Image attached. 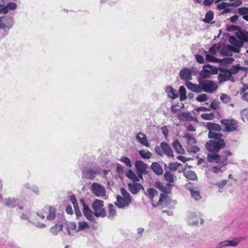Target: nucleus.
Returning <instances> with one entry per match:
<instances>
[{
  "instance_id": "obj_1",
  "label": "nucleus",
  "mask_w": 248,
  "mask_h": 248,
  "mask_svg": "<svg viewBox=\"0 0 248 248\" xmlns=\"http://www.w3.org/2000/svg\"><path fill=\"white\" fill-rule=\"evenodd\" d=\"M232 155V153L229 150H224L220 154H207V160L211 163L215 162L219 165L213 167L211 171L215 173L222 172L223 168H225L228 164V157Z\"/></svg>"
},
{
  "instance_id": "obj_2",
  "label": "nucleus",
  "mask_w": 248,
  "mask_h": 248,
  "mask_svg": "<svg viewBox=\"0 0 248 248\" xmlns=\"http://www.w3.org/2000/svg\"><path fill=\"white\" fill-rule=\"evenodd\" d=\"M222 134H212L210 133L209 138L211 139L205 144L206 149L212 153L208 154H218V153L226 145L225 140L222 138Z\"/></svg>"
},
{
  "instance_id": "obj_3",
  "label": "nucleus",
  "mask_w": 248,
  "mask_h": 248,
  "mask_svg": "<svg viewBox=\"0 0 248 248\" xmlns=\"http://www.w3.org/2000/svg\"><path fill=\"white\" fill-rule=\"evenodd\" d=\"M120 191L122 196H117V202L115 204L118 207L123 208L129 206L132 202V198L124 188H121Z\"/></svg>"
},
{
  "instance_id": "obj_4",
  "label": "nucleus",
  "mask_w": 248,
  "mask_h": 248,
  "mask_svg": "<svg viewBox=\"0 0 248 248\" xmlns=\"http://www.w3.org/2000/svg\"><path fill=\"white\" fill-rule=\"evenodd\" d=\"M239 69V67H236L234 69H231L230 70L221 68L220 71L222 73H220L218 76L219 82L222 83L228 80L234 81V78L232 75L236 73Z\"/></svg>"
},
{
  "instance_id": "obj_5",
  "label": "nucleus",
  "mask_w": 248,
  "mask_h": 248,
  "mask_svg": "<svg viewBox=\"0 0 248 248\" xmlns=\"http://www.w3.org/2000/svg\"><path fill=\"white\" fill-rule=\"evenodd\" d=\"M155 153L161 156L166 155L168 157H173V151L169 145L165 142H162L160 143V147L156 146L155 148Z\"/></svg>"
},
{
  "instance_id": "obj_6",
  "label": "nucleus",
  "mask_w": 248,
  "mask_h": 248,
  "mask_svg": "<svg viewBox=\"0 0 248 248\" xmlns=\"http://www.w3.org/2000/svg\"><path fill=\"white\" fill-rule=\"evenodd\" d=\"M104 202L103 201L96 199L93 202L92 207L94 211V215L96 217H105L107 215L106 211L103 208Z\"/></svg>"
},
{
  "instance_id": "obj_7",
  "label": "nucleus",
  "mask_w": 248,
  "mask_h": 248,
  "mask_svg": "<svg viewBox=\"0 0 248 248\" xmlns=\"http://www.w3.org/2000/svg\"><path fill=\"white\" fill-rule=\"evenodd\" d=\"M220 123L224 127V132H232L237 130L238 122L233 119H225L220 120Z\"/></svg>"
},
{
  "instance_id": "obj_8",
  "label": "nucleus",
  "mask_w": 248,
  "mask_h": 248,
  "mask_svg": "<svg viewBox=\"0 0 248 248\" xmlns=\"http://www.w3.org/2000/svg\"><path fill=\"white\" fill-rule=\"evenodd\" d=\"M199 84L202 86V91L207 93H212L218 88L217 84L211 80H201Z\"/></svg>"
},
{
  "instance_id": "obj_9",
  "label": "nucleus",
  "mask_w": 248,
  "mask_h": 248,
  "mask_svg": "<svg viewBox=\"0 0 248 248\" xmlns=\"http://www.w3.org/2000/svg\"><path fill=\"white\" fill-rule=\"evenodd\" d=\"M136 173L139 178L143 179V174L148 173V166L146 164L140 160H137L135 163Z\"/></svg>"
},
{
  "instance_id": "obj_10",
  "label": "nucleus",
  "mask_w": 248,
  "mask_h": 248,
  "mask_svg": "<svg viewBox=\"0 0 248 248\" xmlns=\"http://www.w3.org/2000/svg\"><path fill=\"white\" fill-rule=\"evenodd\" d=\"M13 25V18L8 16H0V29L5 31L12 28Z\"/></svg>"
},
{
  "instance_id": "obj_11",
  "label": "nucleus",
  "mask_w": 248,
  "mask_h": 248,
  "mask_svg": "<svg viewBox=\"0 0 248 248\" xmlns=\"http://www.w3.org/2000/svg\"><path fill=\"white\" fill-rule=\"evenodd\" d=\"M100 172V170L98 168L93 169L89 168L85 169L82 172V178L89 180H93Z\"/></svg>"
},
{
  "instance_id": "obj_12",
  "label": "nucleus",
  "mask_w": 248,
  "mask_h": 248,
  "mask_svg": "<svg viewBox=\"0 0 248 248\" xmlns=\"http://www.w3.org/2000/svg\"><path fill=\"white\" fill-rule=\"evenodd\" d=\"M80 202L83 207L82 212L84 216L88 220L94 222L95 221V218L94 217V212L89 208L88 206L85 203L83 199H80Z\"/></svg>"
},
{
  "instance_id": "obj_13",
  "label": "nucleus",
  "mask_w": 248,
  "mask_h": 248,
  "mask_svg": "<svg viewBox=\"0 0 248 248\" xmlns=\"http://www.w3.org/2000/svg\"><path fill=\"white\" fill-rule=\"evenodd\" d=\"M168 200V195L165 194L161 193L160 195L158 194L151 202L153 206L156 207L160 205H163V204L166 205Z\"/></svg>"
},
{
  "instance_id": "obj_14",
  "label": "nucleus",
  "mask_w": 248,
  "mask_h": 248,
  "mask_svg": "<svg viewBox=\"0 0 248 248\" xmlns=\"http://www.w3.org/2000/svg\"><path fill=\"white\" fill-rule=\"evenodd\" d=\"M91 189L93 193L97 197H104L106 195V191L105 188L99 183H93Z\"/></svg>"
},
{
  "instance_id": "obj_15",
  "label": "nucleus",
  "mask_w": 248,
  "mask_h": 248,
  "mask_svg": "<svg viewBox=\"0 0 248 248\" xmlns=\"http://www.w3.org/2000/svg\"><path fill=\"white\" fill-rule=\"evenodd\" d=\"M177 118L180 122L191 121L198 123L197 118L193 117L189 112H182L178 114Z\"/></svg>"
},
{
  "instance_id": "obj_16",
  "label": "nucleus",
  "mask_w": 248,
  "mask_h": 248,
  "mask_svg": "<svg viewBox=\"0 0 248 248\" xmlns=\"http://www.w3.org/2000/svg\"><path fill=\"white\" fill-rule=\"evenodd\" d=\"M206 128L209 130L208 133V137L210 133L212 134H221L220 133L216 132H220L222 130L221 126L219 124L214 123H207Z\"/></svg>"
},
{
  "instance_id": "obj_17",
  "label": "nucleus",
  "mask_w": 248,
  "mask_h": 248,
  "mask_svg": "<svg viewBox=\"0 0 248 248\" xmlns=\"http://www.w3.org/2000/svg\"><path fill=\"white\" fill-rule=\"evenodd\" d=\"M127 186L129 190L133 194H137L141 189H144L143 186L141 184L137 182L128 183Z\"/></svg>"
},
{
  "instance_id": "obj_18",
  "label": "nucleus",
  "mask_w": 248,
  "mask_h": 248,
  "mask_svg": "<svg viewBox=\"0 0 248 248\" xmlns=\"http://www.w3.org/2000/svg\"><path fill=\"white\" fill-rule=\"evenodd\" d=\"M180 77L183 80H190L192 79V72L188 68H183L180 71Z\"/></svg>"
},
{
  "instance_id": "obj_19",
  "label": "nucleus",
  "mask_w": 248,
  "mask_h": 248,
  "mask_svg": "<svg viewBox=\"0 0 248 248\" xmlns=\"http://www.w3.org/2000/svg\"><path fill=\"white\" fill-rule=\"evenodd\" d=\"M45 210H48V214L46 216V219L48 220H53L56 217V209L52 206H46Z\"/></svg>"
},
{
  "instance_id": "obj_20",
  "label": "nucleus",
  "mask_w": 248,
  "mask_h": 248,
  "mask_svg": "<svg viewBox=\"0 0 248 248\" xmlns=\"http://www.w3.org/2000/svg\"><path fill=\"white\" fill-rule=\"evenodd\" d=\"M17 5L16 3L13 2H9L5 5V6L3 7V8L1 9V14H6L10 11L16 10L17 8Z\"/></svg>"
},
{
  "instance_id": "obj_21",
  "label": "nucleus",
  "mask_w": 248,
  "mask_h": 248,
  "mask_svg": "<svg viewBox=\"0 0 248 248\" xmlns=\"http://www.w3.org/2000/svg\"><path fill=\"white\" fill-rule=\"evenodd\" d=\"M151 169L156 175H162L163 170L160 165L157 162H153L151 166Z\"/></svg>"
},
{
  "instance_id": "obj_22",
  "label": "nucleus",
  "mask_w": 248,
  "mask_h": 248,
  "mask_svg": "<svg viewBox=\"0 0 248 248\" xmlns=\"http://www.w3.org/2000/svg\"><path fill=\"white\" fill-rule=\"evenodd\" d=\"M186 85L188 89L191 90L193 92L199 93L202 91V86H201L200 84L199 85H197L193 84L191 82H187L186 84Z\"/></svg>"
},
{
  "instance_id": "obj_23",
  "label": "nucleus",
  "mask_w": 248,
  "mask_h": 248,
  "mask_svg": "<svg viewBox=\"0 0 248 248\" xmlns=\"http://www.w3.org/2000/svg\"><path fill=\"white\" fill-rule=\"evenodd\" d=\"M136 139L140 144L145 146L146 147H149L150 145L145 134L140 132L137 134Z\"/></svg>"
},
{
  "instance_id": "obj_24",
  "label": "nucleus",
  "mask_w": 248,
  "mask_h": 248,
  "mask_svg": "<svg viewBox=\"0 0 248 248\" xmlns=\"http://www.w3.org/2000/svg\"><path fill=\"white\" fill-rule=\"evenodd\" d=\"M63 226V223L58 222L50 228V231L53 235H56L59 232L62 231Z\"/></svg>"
},
{
  "instance_id": "obj_25",
  "label": "nucleus",
  "mask_w": 248,
  "mask_h": 248,
  "mask_svg": "<svg viewBox=\"0 0 248 248\" xmlns=\"http://www.w3.org/2000/svg\"><path fill=\"white\" fill-rule=\"evenodd\" d=\"M166 92L168 94L169 96L172 99H174L178 96L177 91L171 86H168L166 87Z\"/></svg>"
},
{
  "instance_id": "obj_26",
  "label": "nucleus",
  "mask_w": 248,
  "mask_h": 248,
  "mask_svg": "<svg viewBox=\"0 0 248 248\" xmlns=\"http://www.w3.org/2000/svg\"><path fill=\"white\" fill-rule=\"evenodd\" d=\"M237 13L239 15L242 16L243 19L248 21V7H243L239 8L237 9Z\"/></svg>"
},
{
  "instance_id": "obj_27",
  "label": "nucleus",
  "mask_w": 248,
  "mask_h": 248,
  "mask_svg": "<svg viewBox=\"0 0 248 248\" xmlns=\"http://www.w3.org/2000/svg\"><path fill=\"white\" fill-rule=\"evenodd\" d=\"M184 138L186 139V144L189 145L193 146L196 143L195 138L192 136L189 133L185 134L184 136Z\"/></svg>"
},
{
  "instance_id": "obj_28",
  "label": "nucleus",
  "mask_w": 248,
  "mask_h": 248,
  "mask_svg": "<svg viewBox=\"0 0 248 248\" xmlns=\"http://www.w3.org/2000/svg\"><path fill=\"white\" fill-rule=\"evenodd\" d=\"M172 146L178 153L183 154L184 153L185 150L178 140H175L172 143Z\"/></svg>"
},
{
  "instance_id": "obj_29",
  "label": "nucleus",
  "mask_w": 248,
  "mask_h": 248,
  "mask_svg": "<svg viewBox=\"0 0 248 248\" xmlns=\"http://www.w3.org/2000/svg\"><path fill=\"white\" fill-rule=\"evenodd\" d=\"M108 218L109 219L114 218L117 213L115 207L112 204H109L108 205Z\"/></svg>"
},
{
  "instance_id": "obj_30",
  "label": "nucleus",
  "mask_w": 248,
  "mask_h": 248,
  "mask_svg": "<svg viewBox=\"0 0 248 248\" xmlns=\"http://www.w3.org/2000/svg\"><path fill=\"white\" fill-rule=\"evenodd\" d=\"M126 176L132 180L133 182L140 181L139 178L137 177L135 172L131 170H129L125 173Z\"/></svg>"
},
{
  "instance_id": "obj_31",
  "label": "nucleus",
  "mask_w": 248,
  "mask_h": 248,
  "mask_svg": "<svg viewBox=\"0 0 248 248\" xmlns=\"http://www.w3.org/2000/svg\"><path fill=\"white\" fill-rule=\"evenodd\" d=\"M185 177L190 180H196L197 179V176L196 173L192 170H188L184 173Z\"/></svg>"
},
{
  "instance_id": "obj_32",
  "label": "nucleus",
  "mask_w": 248,
  "mask_h": 248,
  "mask_svg": "<svg viewBox=\"0 0 248 248\" xmlns=\"http://www.w3.org/2000/svg\"><path fill=\"white\" fill-rule=\"evenodd\" d=\"M237 37L243 42H248V31L243 30L237 33Z\"/></svg>"
},
{
  "instance_id": "obj_33",
  "label": "nucleus",
  "mask_w": 248,
  "mask_h": 248,
  "mask_svg": "<svg viewBox=\"0 0 248 248\" xmlns=\"http://www.w3.org/2000/svg\"><path fill=\"white\" fill-rule=\"evenodd\" d=\"M158 194L157 191L153 188H149L147 190L146 195L150 201L154 199Z\"/></svg>"
},
{
  "instance_id": "obj_34",
  "label": "nucleus",
  "mask_w": 248,
  "mask_h": 248,
  "mask_svg": "<svg viewBox=\"0 0 248 248\" xmlns=\"http://www.w3.org/2000/svg\"><path fill=\"white\" fill-rule=\"evenodd\" d=\"M214 12L211 10H209L205 14V18L202 20V21L205 23H211V21L214 19Z\"/></svg>"
},
{
  "instance_id": "obj_35",
  "label": "nucleus",
  "mask_w": 248,
  "mask_h": 248,
  "mask_svg": "<svg viewBox=\"0 0 248 248\" xmlns=\"http://www.w3.org/2000/svg\"><path fill=\"white\" fill-rule=\"evenodd\" d=\"M139 154L144 159H150L152 156V154L148 150H141L139 151Z\"/></svg>"
},
{
  "instance_id": "obj_36",
  "label": "nucleus",
  "mask_w": 248,
  "mask_h": 248,
  "mask_svg": "<svg viewBox=\"0 0 248 248\" xmlns=\"http://www.w3.org/2000/svg\"><path fill=\"white\" fill-rule=\"evenodd\" d=\"M66 226V231L67 232V233L68 234H70L71 231H76L77 229V224L76 223L73 222H71L69 223H67L65 224Z\"/></svg>"
},
{
  "instance_id": "obj_37",
  "label": "nucleus",
  "mask_w": 248,
  "mask_h": 248,
  "mask_svg": "<svg viewBox=\"0 0 248 248\" xmlns=\"http://www.w3.org/2000/svg\"><path fill=\"white\" fill-rule=\"evenodd\" d=\"M16 199L13 198H8L5 199L4 205L6 206H11L15 207L16 206Z\"/></svg>"
},
{
  "instance_id": "obj_38",
  "label": "nucleus",
  "mask_w": 248,
  "mask_h": 248,
  "mask_svg": "<svg viewBox=\"0 0 248 248\" xmlns=\"http://www.w3.org/2000/svg\"><path fill=\"white\" fill-rule=\"evenodd\" d=\"M203 68L209 72V73L211 75H216L218 73V69L210 65H207L203 67Z\"/></svg>"
},
{
  "instance_id": "obj_39",
  "label": "nucleus",
  "mask_w": 248,
  "mask_h": 248,
  "mask_svg": "<svg viewBox=\"0 0 248 248\" xmlns=\"http://www.w3.org/2000/svg\"><path fill=\"white\" fill-rule=\"evenodd\" d=\"M164 177L165 180L169 183H173L174 182V175L170 171H166L165 172Z\"/></svg>"
},
{
  "instance_id": "obj_40",
  "label": "nucleus",
  "mask_w": 248,
  "mask_h": 248,
  "mask_svg": "<svg viewBox=\"0 0 248 248\" xmlns=\"http://www.w3.org/2000/svg\"><path fill=\"white\" fill-rule=\"evenodd\" d=\"M90 228L89 225L84 221H79L78 222V228L77 232L82 231L85 229H89Z\"/></svg>"
},
{
  "instance_id": "obj_41",
  "label": "nucleus",
  "mask_w": 248,
  "mask_h": 248,
  "mask_svg": "<svg viewBox=\"0 0 248 248\" xmlns=\"http://www.w3.org/2000/svg\"><path fill=\"white\" fill-rule=\"evenodd\" d=\"M179 93H180V101H183V100H185L186 98V90L184 86H181L179 88Z\"/></svg>"
},
{
  "instance_id": "obj_42",
  "label": "nucleus",
  "mask_w": 248,
  "mask_h": 248,
  "mask_svg": "<svg viewBox=\"0 0 248 248\" xmlns=\"http://www.w3.org/2000/svg\"><path fill=\"white\" fill-rule=\"evenodd\" d=\"M181 166V163L177 162L170 163L169 164L168 168L171 171H175Z\"/></svg>"
},
{
  "instance_id": "obj_43",
  "label": "nucleus",
  "mask_w": 248,
  "mask_h": 248,
  "mask_svg": "<svg viewBox=\"0 0 248 248\" xmlns=\"http://www.w3.org/2000/svg\"><path fill=\"white\" fill-rule=\"evenodd\" d=\"M191 195L192 198L196 200H199L201 198L200 192L198 190H195L194 188L190 189Z\"/></svg>"
},
{
  "instance_id": "obj_44",
  "label": "nucleus",
  "mask_w": 248,
  "mask_h": 248,
  "mask_svg": "<svg viewBox=\"0 0 248 248\" xmlns=\"http://www.w3.org/2000/svg\"><path fill=\"white\" fill-rule=\"evenodd\" d=\"M201 118L205 120H212L215 118V115L213 112L210 113H203L201 115Z\"/></svg>"
},
{
  "instance_id": "obj_45",
  "label": "nucleus",
  "mask_w": 248,
  "mask_h": 248,
  "mask_svg": "<svg viewBox=\"0 0 248 248\" xmlns=\"http://www.w3.org/2000/svg\"><path fill=\"white\" fill-rule=\"evenodd\" d=\"M241 116L244 122L248 123V108H246L241 111Z\"/></svg>"
},
{
  "instance_id": "obj_46",
  "label": "nucleus",
  "mask_w": 248,
  "mask_h": 248,
  "mask_svg": "<svg viewBox=\"0 0 248 248\" xmlns=\"http://www.w3.org/2000/svg\"><path fill=\"white\" fill-rule=\"evenodd\" d=\"M205 60L207 62H219V60L218 59L210 54H207L206 55Z\"/></svg>"
},
{
  "instance_id": "obj_47",
  "label": "nucleus",
  "mask_w": 248,
  "mask_h": 248,
  "mask_svg": "<svg viewBox=\"0 0 248 248\" xmlns=\"http://www.w3.org/2000/svg\"><path fill=\"white\" fill-rule=\"evenodd\" d=\"M119 160L124 163L127 167L129 168L132 167L131 161L128 157H122Z\"/></svg>"
},
{
  "instance_id": "obj_48",
  "label": "nucleus",
  "mask_w": 248,
  "mask_h": 248,
  "mask_svg": "<svg viewBox=\"0 0 248 248\" xmlns=\"http://www.w3.org/2000/svg\"><path fill=\"white\" fill-rule=\"evenodd\" d=\"M209 73L208 71L203 68L202 71L200 73V77L203 79L210 78L211 74Z\"/></svg>"
},
{
  "instance_id": "obj_49",
  "label": "nucleus",
  "mask_w": 248,
  "mask_h": 248,
  "mask_svg": "<svg viewBox=\"0 0 248 248\" xmlns=\"http://www.w3.org/2000/svg\"><path fill=\"white\" fill-rule=\"evenodd\" d=\"M230 6L238 7L242 4V0H229Z\"/></svg>"
},
{
  "instance_id": "obj_50",
  "label": "nucleus",
  "mask_w": 248,
  "mask_h": 248,
  "mask_svg": "<svg viewBox=\"0 0 248 248\" xmlns=\"http://www.w3.org/2000/svg\"><path fill=\"white\" fill-rule=\"evenodd\" d=\"M227 7H230V3L226 2H222L217 5V8L218 10L225 9Z\"/></svg>"
},
{
  "instance_id": "obj_51",
  "label": "nucleus",
  "mask_w": 248,
  "mask_h": 248,
  "mask_svg": "<svg viewBox=\"0 0 248 248\" xmlns=\"http://www.w3.org/2000/svg\"><path fill=\"white\" fill-rule=\"evenodd\" d=\"M208 99V97L207 94H202L201 95H199L196 97V100L200 102H204L207 101Z\"/></svg>"
},
{
  "instance_id": "obj_52",
  "label": "nucleus",
  "mask_w": 248,
  "mask_h": 248,
  "mask_svg": "<svg viewBox=\"0 0 248 248\" xmlns=\"http://www.w3.org/2000/svg\"><path fill=\"white\" fill-rule=\"evenodd\" d=\"M220 100L225 103H228L231 101V97L225 93H223L220 97Z\"/></svg>"
},
{
  "instance_id": "obj_53",
  "label": "nucleus",
  "mask_w": 248,
  "mask_h": 248,
  "mask_svg": "<svg viewBox=\"0 0 248 248\" xmlns=\"http://www.w3.org/2000/svg\"><path fill=\"white\" fill-rule=\"evenodd\" d=\"M172 185L170 183H167L165 186H164L163 192L167 194L170 193Z\"/></svg>"
},
{
  "instance_id": "obj_54",
  "label": "nucleus",
  "mask_w": 248,
  "mask_h": 248,
  "mask_svg": "<svg viewBox=\"0 0 248 248\" xmlns=\"http://www.w3.org/2000/svg\"><path fill=\"white\" fill-rule=\"evenodd\" d=\"M154 186L157 189H158L160 191L163 192L164 189V186L163 184L160 182H156Z\"/></svg>"
},
{
  "instance_id": "obj_55",
  "label": "nucleus",
  "mask_w": 248,
  "mask_h": 248,
  "mask_svg": "<svg viewBox=\"0 0 248 248\" xmlns=\"http://www.w3.org/2000/svg\"><path fill=\"white\" fill-rule=\"evenodd\" d=\"M116 171L118 174H123L124 172V167L120 164H118L116 166Z\"/></svg>"
},
{
  "instance_id": "obj_56",
  "label": "nucleus",
  "mask_w": 248,
  "mask_h": 248,
  "mask_svg": "<svg viewBox=\"0 0 248 248\" xmlns=\"http://www.w3.org/2000/svg\"><path fill=\"white\" fill-rule=\"evenodd\" d=\"M210 107L214 110H217L219 108L218 103L215 100H214L211 102L210 105Z\"/></svg>"
},
{
  "instance_id": "obj_57",
  "label": "nucleus",
  "mask_w": 248,
  "mask_h": 248,
  "mask_svg": "<svg viewBox=\"0 0 248 248\" xmlns=\"http://www.w3.org/2000/svg\"><path fill=\"white\" fill-rule=\"evenodd\" d=\"M226 184L227 181L226 180H222L221 181L217 183L216 185L219 187V189H221L223 188Z\"/></svg>"
},
{
  "instance_id": "obj_58",
  "label": "nucleus",
  "mask_w": 248,
  "mask_h": 248,
  "mask_svg": "<svg viewBox=\"0 0 248 248\" xmlns=\"http://www.w3.org/2000/svg\"><path fill=\"white\" fill-rule=\"evenodd\" d=\"M196 59L197 61L200 63H202L204 62V58L200 54H196L195 55Z\"/></svg>"
},
{
  "instance_id": "obj_59",
  "label": "nucleus",
  "mask_w": 248,
  "mask_h": 248,
  "mask_svg": "<svg viewBox=\"0 0 248 248\" xmlns=\"http://www.w3.org/2000/svg\"><path fill=\"white\" fill-rule=\"evenodd\" d=\"M70 201L74 205L77 206V201L76 197L74 195H71L69 197Z\"/></svg>"
},
{
  "instance_id": "obj_60",
  "label": "nucleus",
  "mask_w": 248,
  "mask_h": 248,
  "mask_svg": "<svg viewBox=\"0 0 248 248\" xmlns=\"http://www.w3.org/2000/svg\"><path fill=\"white\" fill-rule=\"evenodd\" d=\"M234 61V59L231 58H227L222 59L221 62L224 63H231Z\"/></svg>"
},
{
  "instance_id": "obj_61",
  "label": "nucleus",
  "mask_w": 248,
  "mask_h": 248,
  "mask_svg": "<svg viewBox=\"0 0 248 248\" xmlns=\"http://www.w3.org/2000/svg\"><path fill=\"white\" fill-rule=\"evenodd\" d=\"M229 242H230L229 246L235 247L239 244V241L238 239H234L232 241H229Z\"/></svg>"
},
{
  "instance_id": "obj_62",
  "label": "nucleus",
  "mask_w": 248,
  "mask_h": 248,
  "mask_svg": "<svg viewBox=\"0 0 248 248\" xmlns=\"http://www.w3.org/2000/svg\"><path fill=\"white\" fill-rule=\"evenodd\" d=\"M229 241H224L223 242H221L219 244V248H222L224 247L229 246Z\"/></svg>"
},
{
  "instance_id": "obj_63",
  "label": "nucleus",
  "mask_w": 248,
  "mask_h": 248,
  "mask_svg": "<svg viewBox=\"0 0 248 248\" xmlns=\"http://www.w3.org/2000/svg\"><path fill=\"white\" fill-rule=\"evenodd\" d=\"M75 214L77 216H80L81 215V213L79 210L78 208V204H77V206L74 205Z\"/></svg>"
},
{
  "instance_id": "obj_64",
  "label": "nucleus",
  "mask_w": 248,
  "mask_h": 248,
  "mask_svg": "<svg viewBox=\"0 0 248 248\" xmlns=\"http://www.w3.org/2000/svg\"><path fill=\"white\" fill-rule=\"evenodd\" d=\"M182 108V107L180 108H177V106L176 105H174L171 107V110L173 113H175L179 111Z\"/></svg>"
}]
</instances>
